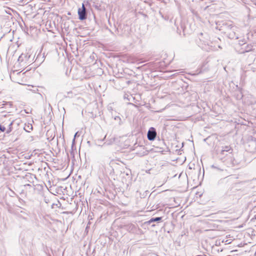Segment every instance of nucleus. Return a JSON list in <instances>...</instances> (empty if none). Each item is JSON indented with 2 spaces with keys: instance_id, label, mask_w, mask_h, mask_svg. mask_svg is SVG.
I'll list each match as a JSON object with an SVG mask.
<instances>
[{
  "instance_id": "obj_1",
  "label": "nucleus",
  "mask_w": 256,
  "mask_h": 256,
  "mask_svg": "<svg viewBox=\"0 0 256 256\" xmlns=\"http://www.w3.org/2000/svg\"><path fill=\"white\" fill-rule=\"evenodd\" d=\"M18 76L20 80L18 82L22 85H27L28 82L32 77L30 72L29 71H26L22 74L20 73Z\"/></svg>"
},
{
  "instance_id": "obj_2",
  "label": "nucleus",
  "mask_w": 256,
  "mask_h": 256,
  "mask_svg": "<svg viewBox=\"0 0 256 256\" xmlns=\"http://www.w3.org/2000/svg\"><path fill=\"white\" fill-rule=\"evenodd\" d=\"M78 13L80 20H84L86 18V10L84 4H82V7L78 9Z\"/></svg>"
},
{
  "instance_id": "obj_3",
  "label": "nucleus",
  "mask_w": 256,
  "mask_h": 256,
  "mask_svg": "<svg viewBox=\"0 0 256 256\" xmlns=\"http://www.w3.org/2000/svg\"><path fill=\"white\" fill-rule=\"evenodd\" d=\"M156 136V132L154 128H152L148 132V138L150 140H153L155 139Z\"/></svg>"
},
{
  "instance_id": "obj_4",
  "label": "nucleus",
  "mask_w": 256,
  "mask_h": 256,
  "mask_svg": "<svg viewBox=\"0 0 256 256\" xmlns=\"http://www.w3.org/2000/svg\"><path fill=\"white\" fill-rule=\"evenodd\" d=\"M230 150L231 151L232 150V147L230 146H226L222 148V151H221V154H223L224 152H228Z\"/></svg>"
},
{
  "instance_id": "obj_5",
  "label": "nucleus",
  "mask_w": 256,
  "mask_h": 256,
  "mask_svg": "<svg viewBox=\"0 0 256 256\" xmlns=\"http://www.w3.org/2000/svg\"><path fill=\"white\" fill-rule=\"evenodd\" d=\"M161 219H162L161 217H158L156 218H152L148 221V223L150 224L154 222L160 221L161 220Z\"/></svg>"
},
{
  "instance_id": "obj_6",
  "label": "nucleus",
  "mask_w": 256,
  "mask_h": 256,
  "mask_svg": "<svg viewBox=\"0 0 256 256\" xmlns=\"http://www.w3.org/2000/svg\"><path fill=\"white\" fill-rule=\"evenodd\" d=\"M0 130L1 132H4L6 130V128L2 125H0Z\"/></svg>"
},
{
  "instance_id": "obj_7",
  "label": "nucleus",
  "mask_w": 256,
  "mask_h": 256,
  "mask_svg": "<svg viewBox=\"0 0 256 256\" xmlns=\"http://www.w3.org/2000/svg\"><path fill=\"white\" fill-rule=\"evenodd\" d=\"M28 54H22L20 56V59H22V60L23 58H26L27 57Z\"/></svg>"
}]
</instances>
